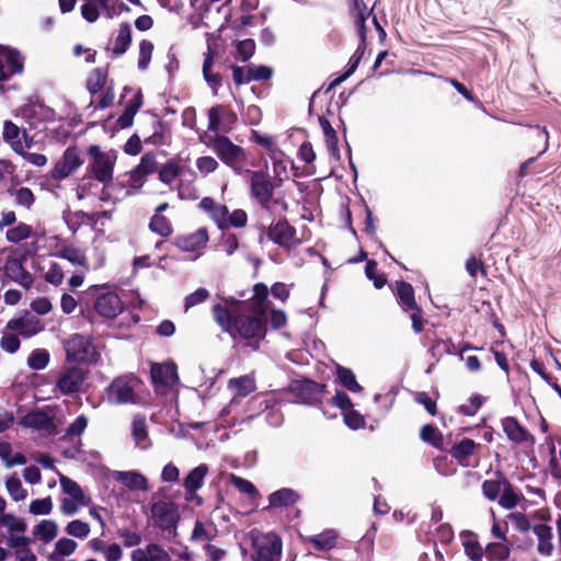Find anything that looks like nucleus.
<instances>
[{"instance_id":"51","label":"nucleus","mask_w":561,"mask_h":561,"mask_svg":"<svg viewBox=\"0 0 561 561\" xmlns=\"http://www.w3.org/2000/svg\"><path fill=\"white\" fill-rule=\"evenodd\" d=\"M421 438L436 448L443 447V435L439 430L433 425H425L421 430Z\"/></svg>"},{"instance_id":"15","label":"nucleus","mask_w":561,"mask_h":561,"mask_svg":"<svg viewBox=\"0 0 561 561\" xmlns=\"http://www.w3.org/2000/svg\"><path fill=\"white\" fill-rule=\"evenodd\" d=\"M20 424L24 427L35 430L42 435H50L56 430L51 416L44 411L30 412L20 421Z\"/></svg>"},{"instance_id":"22","label":"nucleus","mask_w":561,"mask_h":561,"mask_svg":"<svg viewBox=\"0 0 561 561\" xmlns=\"http://www.w3.org/2000/svg\"><path fill=\"white\" fill-rule=\"evenodd\" d=\"M198 207L204 210L211 220L215 221V224L220 229H225L226 225V215L228 208L225 205L216 203L210 197H204L198 204Z\"/></svg>"},{"instance_id":"52","label":"nucleus","mask_w":561,"mask_h":561,"mask_svg":"<svg viewBox=\"0 0 561 561\" xmlns=\"http://www.w3.org/2000/svg\"><path fill=\"white\" fill-rule=\"evenodd\" d=\"M65 530L69 536L79 539H85L91 531L90 525L80 519H75L68 523Z\"/></svg>"},{"instance_id":"10","label":"nucleus","mask_w":561,"mask_h":561,"mask_svg":"<svg viewBox=\"0 0 561 561\" xmlns=\"http://www.w3.org/2000/svg\"><path fill=\"white\" fill-rule=\"evenodd\" d=\"M179 518L178 505L173 502L158 501L151 506V519L153 525L162 530H169L175 534Z\"/></svg>"},{"instance_id":"55","label":"nucleus","mask_w":561,"mask_h":561,"mask_svg":"<svg viewBox=\"0 0 561 561\" xmlns=\"http://www.w3.org/2000/svg\"><path fill=\"white\" fill-rule=\"evenodd\" d=\"M150 229L153 232H157L158 234L162 237H168L172 232V227L170 221L162 215L156 214L150 221Z\"/></svg>"},{"instance_id":"27","label":"nucleus","mask_w":561,"mask_h":561,"mask_svg":"<svg viewBox=\"0 0 561 561\" xmlns=\"http://www.w3.org/2000/svg\"><path fill=\"white\" fill-rule=\"evenodd\" d=\"M33 536L44 543L53 541L58 535V525L53 519H42L33 527Z\"/></svg>"},{"instance_id":"57","label":"nucleus","mask_w":561,"mask_h":561,"mask_svg":"<svg viewBox=\"0 0 561 561\" xmlns=\"http://www.w3.org/2000/svg\"><path fill=\"white\" fill-rule=\"evenodd\" d=\"M153 51V44L148 39H142L139 43V58H138V68L140 70H146L150 64L151 56Z\"/></svg>"},{"instance_id":"3","label":"nucleus","mask_w":561,"mask_h":561,"mask_svg":"<svg viewBox=\"0 0 561 561\" xmlns=\"http://www.w3.org/2000/svg\"><path fill=\"white\" fill-rule=\"evenodd\" d=\"M66 363L92 365L98 363L100 352L88 335L73 334L64 342Z\"/></svg>"},{"instance_id":"7","label":"nucleus","mask_w":561,"mask_h":561,"mask_svg":"<svg viewBox=\"0 0 561 561\" xmlns=\"http://www.w3.org/2000/svg\"><path fill=\"white\" fill-rule=\"evenodd\" d=\"M267 238L278 247L289 251L296 248L300 240L296 236V229L291 227L286 220H277L272 222L265 233L260 236V242Z\"/></svg>"},{"instance_id":"48","label":"nucleus","mask_w":561,"mask_h":561,"mask_svg":"<svg viewBox=\"0 0 561 561\" xmlns=\"http://www.w3.org/2000/svg\"><path fill=\"white\" fill-rule=\"evenodd\" d=\"M5 489L14 502L23 501L27 496V491L16 476H12L5 481Z\"/></svg>"},{"instance_id":"17","label":"nucleus","mask_w":561,"mask_h":561,"mask_svg":"<svg viewBox=\"0 0 561 561\" xmlns=\"http://www.w3.org/2000/svg\"><path fill=\"white\" fill-rule=\"evenodd\" d=\"M112 478L123 486L131 491H147L148 481L145 476L136 470L112 472Z\"/></svg>"},{"instance_id":"47","label":"nucleus","mask_w":561,"mask_h":561,"mask_svg":"<svg viewBox=\"0 0 561 561\" xmlns=\"http://www.w3.org/2000/svg\"><path fill=\"white\" fill-rule=\"evenodd\" d=\"M0 525L5 527L7 530L10 531L11 534H23L27 528L26 523L22 518L15 516L12 513L2 514L0 516Z\"/></svg>"},{"instance_id":"42","label":"nucleus","mask_w":561,"mask_h":561,"mask_svg":"<svg viewBox=\"0 0 561 561\" xmlns=\"http://www.w3.org/2000/svg\"><path fill=\"white\" fill-rule=\"evenodd\" d=\"M0 458L8 468L26 463V458L20 453H13L9 443H0Z\"/></svg>"},{"instance_id":"21","label":"nucleus","mask_w":561,"mask_h":561,"mask_svg":"<svg viewBox=\"0 0 561 561\" xmlns=\"http://www.w3.org/2000/svg\"><path fill=\"white\" fill-rule=\"evenodd\" d=\"M0 58L1 62L4 65V71L8 78L12 77L15 73L22 72L24 66V58L16 49L0 46Z\"/></svg>"},{"instance_id":"58","label":"nucleus","mask_w":561,"mask_h":561,"mask_svg":"<svg viewBox=\"0 0 561 561\" xmlns=\"http://www.w3.org/2000/svg\"><path fill=\"white\" fill-rule=\"evenodd\" d=\"M252 139L254 142L262 146L267 151L268 157H271V154H274V151L280 150V148L276 145L274 138L271 136L261 135L257 131H253Z\"/></svg>"},{"instance_id":"1","label":"nucleus","mask_w":561,"mask_h":561,"mask_svg":"<svg viewBox=\"0 0 561 561\" xmlns=\"http://www.w3.org/2000/svg\"><path fill=\"white\" fill-rule=\"evenodd\" d=\"M254 295L249 302L226 300L225 305L214 306L216 322L227 332L236 331L245 340H260L265 336V318L268 310V289L264 284H256Z\"/></svg>"},{"instance_id":"12","label":"nucleus","mask_w":561,"mask_h":561,"mask_svg":"<svg viewBox=\"0 0 561 561\" xmlns=\"http://www.w3.org/2000/svg\"><path fill=\"white\" fill-rule=\"evenodd\" d=\"M236 121V114L227 106L216 105L208 111V129L210 131L227 133Z\"/></svg>"},{"instance_id":"2","label":"nucleus","mask_w":561,"mask_h":561,"mask_svg":"<svg viewBox=\"0 0 561 561\" xmlns=\"http://www.w3.org/2000/svg\"><path fill=\"white\" fill-rule=\"evenodd\" d=\"M89 165L88 172L103 185L101 193L102 201L111 199V187L113 186L114 168L117 161V152L113 149L102 150L98 145L88 148Z\"/></svg>"},{"instance_id":"26","label":"nucleus","mask_w":561,"mask_h":561,"mask_svg":"<svg viewBox=\"0 0 561 561\" xmlns=\"http://www.w3.org/2000/svg\"><path fill=\"white\" fill-rule=\"evenodd\" d=\"M538 538L537 550L541 556L549 557L553 551L552 529L547 525H536L533 528Z\"/></svg>"},{"instance_id":"39","label":"nucleus","mask_w":561,"mask_h":561,"mask_svg":"<svg viewBox=\"0 0 561 561\" xmlns=\"http://www.w3.org/2000/svg\"><path fill=\"white\" fill-rule=\"evenodd\" d=\"M510 553L511 548L507 541L491 542L485 548V554L490 561H505Z\"/></svg>"},{"instance_id":"61","label":"nucleus","mask_w":561,"mask_h":561,"mask_svg":"<svg viewBox=\"0 0 561 561\" xmlns=\"http://www.w3.org/2000/svg\"><path fill=\"white\" fill-rule=\"evenodd\" d=\"M249 79L251 81L266 80L272 76V69L262 65H249L247 66Z\"/></svg>"},{"instance_id":"33","label":"nucleus","mask_w":561,"mask_h":561,"mask_svg":"<svg viewBox=\"0 0 561 561\" xmlns=\"http://www.w3.org/2000/svg\"><path fill=\"white\" fill-rule=\"evenodd\" d=\"M131 430H133V437H134L135 444L141 449L149 448L151 443L148 437L145 417H141V416L135 417L133 421Z\"/></svg>"},{"instance_id":"9","label":"nucleus","mask_w":561,"mask_h":561,"mask_svg":"<svg viewBox=\"0 0 561 561\" xmlns=\"http://www.w3.org/2000/svg\"><path fill=\"white\" fill-rule=\"evenodd\" d=\"M84 163L83 157L77 147H68L50 170V178L61 181L77 172Z\"/></svg>"},{"instance_id":"63","label":"nucleus","mask_w":561,"mask_h":561,"mask_svg":"<svg viewBox=\"0 0 561 561\" xmlns=\"http://www.w3.org/2000/svg\"><path fill=\"white\" fill-rule=\"evenodd\" d=\"M90 503H80L72 497L60 500V512L66 516L75 515L81 507L89 506Z\"/></svg>"},{"instance_id":"16","label":"nucleus","mask_w":561,"mask_h":561,"mask_svg":"<svg viewBox=\"0 0 561 561\" xmlns=\"http://www.w3.org/2000/svg\"><path fill=\"white\" fill-rule=\"evenodd\" d=\"M3 272L7 277L24 288H30L33 284L32 275L25 271L21 260L18 257H8L3 266Z\"/></svg>"},{"instance_id":"24","label":"nucleus","mask_w":561,"mask_h":561,"mask_svg":"<svg viewBox=\"0 0 561 561\" xmlns=\"http://www.w3.org/2000/svg\"><path fill=\"white\" fill-rule=\"evenodd\" d=\"M78 549V543L71 538H59L48 556L49 561H62L65 558L72 556Z\"/></svg>"},{"instance_id":"35","label":"nucleus","mask_w":561,"mask_h":561,"mask_svg":"<svg viewBox=\"0 0 561 561\" xmlns=\"http://www.w3.org/2000/svg\"><path fill=\"white\" fill-rule=\"evenodd\" d=\"M214 64L213 51L208 48L207 54L205 55V59L203 62V76L209 87L213 89L214 93H217L219 87L221 85V78L218 73H214L211 71Z\"/></svg>"},{"instance_id":"28","label":"nucleus","mask_w":561,"mask_h":561,"mask_svg":"<svg viewBox=\"0 0 561 561\" xmlns=\"http://www.w3.org/2000/svg\"><path fill=\"white\" fill-rule=\"evenodd\" d=\"M184 168H185V165L181 159L169 160L167 163H164L160 167L159 179L161 182L170 185L179 176L182 175Z\"/></svg>"},{"instance_id":"38","label":"nucleus","mask_w":561,"mask_h":561,"mask_svg":"<svg viewBox=\"0 0 561 561\" xmlns=\"http://www.w3.org/2000/svg\"><path fill=\"white\" fill-rule=\"evenodd\" d=\"M20 127L11 121H5L3 124V139L8 142L14 151H22Z\"/></svg>"},{"instance_id":"30","label":"nucleus","mask_w":561,"mask_h":561,"mask_svg":"<svg viewBox=\"0 0 561 561\" xmlns=\"http://www.w3.org/2000/svg\"><path fill=\"white\" fill-rule=\"evenodd\" d=\"M58 476H59L60 486H61L64 493H66L68 495L67 497H72L77 502H80V503H90L91 502L90 497H88L84 494L83 490L76 481L64 476L62 473H58Z\"/></svg>"},{"instance_id":"11","label":"nucleus","mask_w":561,"mask_h":561,"mask_svg":"<svg viewBox=\"0 0 561 561\" xmlns=\"http://www.w3.org/2000/svg\"><path fill=\"white\" fill-rule=\"evenodd\" d=\"M250 174L251 193L261 205H267L273 197L274 185L263 171L245 170Z\"/></svg>"},{"instance_id":"13","label":"nucleus","mask_w":561,"mask_h":561,"mask_svg":"<svg viewBox=\"0 0 561 561\" xmlns=\"http://www.w3.org/2000/svg\"><path fill=\"white\" fill-rule=\"evenodd\" d=\"M208 242V232L205 228H198L196 231L181 236L176 239V247L187 253L194 254V257L201 255V251L205 248Z\"/></svg>"},{"instance_id":"23","label":"nucleus","mask_w":561,"mask_h":561,"mask_svg":"<svg viewBox=\"0 0 561 561\" xmlns=\"http://www.w3.org/2000/svg\"><path fill=\"white\" fill-rule=\"evenodd\" d=\"M502 427L507 438L516 444H522L530 440L534 443L530 434L514 419L505 417L502 420Z\"/></svg>"},{"instance_id":"62","label":"nucleus","mask_w":561,"mask_h":561,"mask_svg":"<svg viewBox=\"0 0 561 561\" xmlns=\"http://www.w3.org/2000/svg\"><path fill=\"white\" fill-rule=\"evenodd\" d=\"M323 134L325 136V142L331 152H336L337 150V137L335 134V130L330 125V123L327 119L320 121Z\"/></svg>"},{"instance_id":"50","label":"nucleus","mask_w":561,"mask_h":561,"mask_svg":"<svg viewBox=\"0 0 561 561\" xmlns=\"http://www.w3.org/2000/svg\"><path fill=\"white\" fill-rule=\"evenodd\" d=\"M53 499L50 496H46L31 501L28 505V512L35 516L49 515L53 511Z\"/></svg>"},{"instance_id":"45","label":"nucleus","mask_w":561,"mask_h":561,"mask_svg":"<svg viewBox=\"0 0 561 561\" xmlns=\"http://www.w3.org/2000/svg\"><path fill=\"white\" fill-rule=\"evenodd\" d=\"M220 164L216 158L211 156H201L195 160V168L197 170V174L203 178H206L213 173H215L219 169Z\"/></svg>"},{"instance_id":"46","label":"nucleus","mask_w":561,"mask_h":561,"mask_svg":"<svg viewBox=\"0 0 561 561\" xmlns=\"http://www.w3.org/2000/svg\"><path fill=\"white\" fill-rule=\"evenodd\" d=\"M98 181L89 173L82 176L76 186V195L78 199H83L90 195L95 194L98 190Z\"/></svg>"},{"instance_id":"32","label":"nucleus","mask_w":561,"mask_h":561,"mask_svg":"<svg viewBox=\"0 0 561 561\" xmlns=\"http://www.w3.org/2000/svg\"><path fill=\"white\" fill-rule=\"evenodd\" d=\"M337 536L334 530H325L319 535H314L307 538L317 550L327 551L336 546Z\"/></svg>"},{"instance_id":"31","label":"nucleus","mask_w":561,"mask_h":561,"mask_svg":"<svg viewBox=\"0 0 561 561\" xmlns=\"http://www.w3.org/2000/svg\"><path fill=\"white\" fill-rule=\"evenodd\" d=\"M142 95L140 92L136 93L134 99L128 102L124 113L117 119L121 128H127L133 125L134 117L142 104Z\"/></svg>"},{"instance_id":"44","label":"nucleus","mask_w":561,"mask_h":561,"mask_svg":"<svg viewBox=\"0 0 561 561\" xmlns=\"http://www.w3.org/2000/svg\"><path fill=\"white\" fill-rule=\"evenodd\" d=\"M336 374H337L339 381L347 390H350L352 392H360L362 391L363 388L356 381V377H355L354 373L351 369L342 367V366L339 365L336 367Z\"/></svg>"},{"instance_id":"36","label":"nucleus","mask_w":561,"mask_h":561,"mask_svg":"<svg viewBox=\"0 0 561 561\" xmlns=\"http://www.w3.org/2000/svg\"><path fill=\"white\" fill-rule=\"evenodd\" d=\"M131 43V30L128 23H122L118 28L117 36L114 42L113 53L123 55L127 51Z\"/></svg>"},{"instance_id":"41","label":"nucleus","mask_w":561,"mask_h":561,"mask_svg":"<svg viewBox=\"0 0 561 561\" xmlns=\"http://www.w3.org/2000/svg\"><path fill=\"white\" fill-rule=\"evenodd\" d=\"M476 448L477 444L472 439L463 438L450 449V455L463 463L474 453Z\"/></svg>"},{"instance_id":"64","label":"nucleus","mask_w":561,"mask_h":561,"mask_svg":"<svg viewBox=\"0 0 561 561\" xmlns=\"http://www.w3.org/2000/svg\"><path fill=\"white\" fill-rule=\"evenodd\" d=\"M13 332H4L0 341L1 348L8 353H15L20 348V340Z\"/></svg>"},{"instance_id":"4","label":"nucleus","mask_w":561,"mask_h":561,"mask_svg":"<svg viewBox=\"0 0 561 561\" xmlns=\"http://www.w3.org/2000/svg\"><path fill=\"white\" fill-rule=\"evenodd\" d=\"M89 370L78 365H65L59 371L53 392L55 397L79 393L88 379Z\"/></svg>"},{"instance_id":"49","label":"nucleus","mask_w":561,"mask_h":561,"mask_svg":"<svg viewBox=\"0 0 561 561\" xmlns=\"http://www.w3.org/2000/svg\"><path fill=\"white\" fill-rule=\"evenodd\" d=\"M50 359V355L45 348H36L34 350L28 358L27 365L35 370L44 369L47 367Z\"/></svg>"},{"instance_id":"37","label":"nucleus","mask_w":561,"mask_h":561,"mask_svg":"<svg viewBox=\"0 0 561 561\" xmlns=\"http://www.w3.org/2000/svg\"><path fill=\"white\" fill-rule=\"evenodd\" d=\"M298 494L291 489H280L273 492L270 497V504L274 507L288 506L297 502Z\"/></svg>"},{"instance_id":"59","label":"nucleus","mask_w":561,"mask_h":561,"mask_svg":"<svg viewBox=\"0 0 561 561\" xmlns=\"http://www.w3.org/2000/svg\"><path fill=\"white\" fill-rule=\"evenodd\" d=\"M149 561H169L170 556L168 551L158 543H149L144 547Z\"/></svg>"},{"instance_id":"34","label":"nucleus","mask_w":561,"mask_h":561,"mask_svg":"<svg viewBox=\"0 0 561 561\" xmlns=\"http://www.w3.org/2000/svg\"><path fill=\"white\" fill-rule=\"evenodd\" d=\"M397 295L404 310H416L413 287L405 282H397Z\"/></svg>"},{"instance_id":"60","label":"nucleus","mask_w":561,"mask_h":561,"mask_svg":"<svg viewBox=\"0 0 561 561\" xmlns=\"http://www.w3.org/2000/svg\"><path fill=\"white\" fill-rule=\"evenodd\" d=\"M248 216L242 209H236L231 214L227 210L225 229L229 227L241 228L247 225Z\"/></svg>"},{"instance_id":"6","label":"nucleus","mask_w":561,"mask_h":561,"mask_svg":"<svg viewBox=\"0 0 561 561\" xmlns=\"http://www.w3.org/2000/svg\"><path fill=\"white\" fill-rule=\"evenodd\" d=\"M140 386L134 376L115 378L106 389L108 402L113 404H127L136 402V390Z\"/></svg>"},{"instance_id":"19","label":"nucleus","mask_w":561,"mask_h":561,"mask_svg":"<svg viewBox=\"0 0 561 561\" xmlns=\"http://www.w3.org/2000/svg\"><path fill=\"white\" fill-rule=\"evenodd\" d=\"M253 545L256 549V552H261L264 550L265 554L273 556L274 558L279 559L282 553V540L280 538L273 534L265 535H255L253 536Z\"/></svg>"},{"instance_id":"43","label":"nucleus","mask_w":561,"mask_h":561,"mask_svg":"<svg viewBox=\"0 0 561 561\" xmlns=\"http://www.w3.org/2000/svg\"><path fill=\"white\" fill-rule=\"evenodd\" d=\"M229 387L237 396L245 397L255 390V381L250 376H242L240 378L231 379L229 381Z\"/></svg>"},{"instance_id":"54","label":"nucleus","mask_w":561,"mask_h":561,"mask_svg":"<svg viewBox=\"0 0 561 561\" xmlns=\"http://www.w3.org/2000/svg\"><path fill=\"white\" fill-rule=\"evenodd\" d=\"M31 233H32L31 226L21 222L18 226L7 230L5 237H7L8 241L16 243V242L27 239L31 236Z\"/></svg>"},{"instance_id":"5","label":"nucleus","mask_w":561,"mask_h":561,"mask_svg":"<svg viewBox=\"0 0 561 561\" xmlns=\"http://www.w3.org/2000/svg\"><path fill=\"white\" fill-rule=\"evenodd\" d=\"M213 149L219 159L230 167L237 174L245 172L243 164L248 157L243 148L234 145L229 138L219 136L213 142Z\"/></svg>"},{"instance_id":"8","label":"nucleus","mask_w":561,"mask_h":561,"mask_svg":"<svg viewBox=\"0 0 561 561\" xmlns=\"http://www.w3.org/2000/svg\"><path fill=\"white\" fill-rule=\"evenodd\" d=\"M103 10L106 18L112 19L128 10V7L121 0H85L81 7V14L88 22H95Z\"/></svg>"},{"instance_id":"20","label":"nucleus","mask_w":561,"mask_h":561,"mask_svg":"<svg viewBox=\"0 0 561 561\" xmlns=\"http://www.w3.org/2000/svg\"><path fill=\"white\" fill-rule=\"evenodd\" d=\"M95 310L102 317L114 318L122 312L123 306L116 294L107 293L98 298Z\"/></svg>"},{"instance_id":"29","label":"nucleus","mask_w":561,"mask_h":561,"mask_svg":"<svg viewBox=\"0 0 561 561\" xmlns=\"http://www.w3.org/2000/svg\"><path fill=\"white\" fill-rule=\"evenodd\" d=\"M208 473V467L206 465H199L188 472L184 479V488L187 494L194 495L202 485L205 477Z\"/></svg>"},{"instance_id":"40","label":"nucleus","mask_w":561,"mask_h":561,"mask_svg":"<svg viewBox=\"0 0 561 561\" xmlns=\"http://www.w3.org/2000/svg\"><path fill=\"white\" fill-rule=\"evenodd\" d=\"M57 256L67 260L72 265L82 266L87 268V256L83 251L71 245H65L57 253Z\"/></svg>"},{"instance_id":"56","label":"nucleus","mask_w":561,"mask_h":561,"mask_svg":"<svg viewBox=\"0 0 561 561\" xmlns=\"http://www.w3.org/2000/svg\"><path fill=\"white\" fill-rule=\"evenodd\" d=\"M466 554L473 561H480L483 556V549L472 535H468L463 539Z\"/></svg>"},{"instance_id":"53","label":"nucleus","mask_w":561,"mask_h":561,"mask_svg":"<svg viewBox=\"0 0 561 561\" xmlns=\"http://www.w3.org/2000/svg\"><path fill=\"white\" fill-rule=\"evenodd\" d=\"M156 168V160L152 156H145L141 158L140 163L133 172V179L140 181L146 175L153 172Z\"/></svg>"},{"instance_id":"14","label":"nucleus","mask_w":561,"mask_h":561,"mask_svg":"<svg viewBox=\"0 0 561 561\" xmlns=\"http://www.w3.org/2000/svg\"><path fill=\"white\" fill-rule=\"evenodd\" d=\"M5 330L16 331L23 337H32L44 330V324L34 316H25L8 321Z\"/></svg>"},{"instance_id":"25","label":"nucleus","mask_w":561,"mask_h":561,"mask_svg":"<svg viewBox=\"0 0 561 561\" xmlns=\"http://www.w3.org/2000/svg\"><path fill=\"white\" fill-rule=\"evenodd\" d=\"M273 164L274 178L278 182H283L289 179V165L291 164L290 159L280 149L274 151V154L270 157Z\"/></svg>"},{"instance_id":"18","label":"nucleus","mask_w":561,"mask_h":561,"mask_svg":"<svg viewBox=\"0 0 561 561\" xmlns=\"http://www.w3.org/2000/svg\"><path fill=\"white\" fill-rule=\"evenodd\" d=\"M151 378L156 385L163 387L174 386L179 380L175 364H153L151 366Z\"/></svg>"}]
</instances>
